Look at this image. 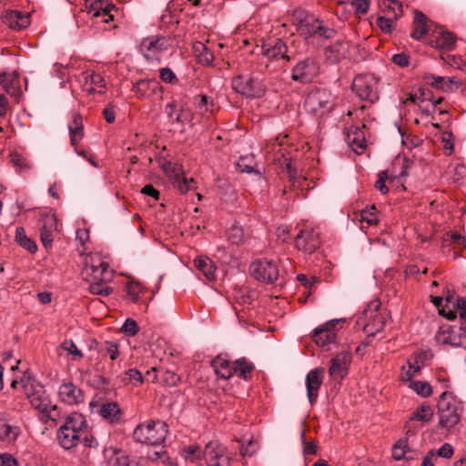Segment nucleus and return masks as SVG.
<instances>
[{"label": "nucleus", "instance_id": "nucleus-1", "mask_svg": "<svg viewBox=\"0 0 466 466\" xmlns=\"http://www.w3.org/2000/svg\"><path fill=\"white\" fill-rule=\"evenodd\" d=\"M86 429L87 423L83 414L73 412L67 415L56 432L58 444L64 450L76 447L81 441Z\"/></svg>", "mask_w": 466, "mask_h": 466}, {"label": "nucleus", "instance_id": "nucleus-2", "mask_svg": "<svg viewBox=\"0 0 466 466\" xmlns=\"http://www.w3.org/2000/svg\"><path fill=\"white\" fill-rule=\"evenodd\" d=\"M439 424L442 428H453L461 420L462 403L451 392L444 391L438 400Z\"/></svg>", "mask_w": 466, "mask_h": 466}, {"label": "nucleus", "instance_id": "nucleus-3", "mask_svg": "<svg viewBox=\"0 0 466 466\" xmlns=\"http://www.w3.org/2000/svg\"><path fill=\"white\" fill-rule=\"evenodd\" d=\"M20 384L32 407L51 417V412L56 409V406L51 403L43 388L38 384L35 385V380L28 373L23 375Z\"/></svg>", "mask_w": 466, "mask_h": 466}, {"label": "nucleus", "instance_id": "nucleus-4", "mask_svg": "<svg viewBox=\"0 0 466 466\" xmlns=\"http://www.w3.org/2000/svg\"><path fill=\"white\" fill-rule=\"evenodd\" d=\"M167 433V426L161 420H147L137 426L133 437L140 443L158 445L162 443Z\"/></svg>", "mask_w": 466, "mask_h": 466}, {"label": "nucleus", "instance_id": "nucleus-5", "mask_svg": "<svg viewBox=\"0 0 466 466\" xmlns=\"http://www.w3.org/2000/svg\"><path fill=\"white\" fill-rule=\"evenodd\" d=\"M380 302L371 300L367 308L356 319V325L362 328L368 336H374L381 331L385 325L384 317L380 313Z\"/></svg>", "mask_w": 466, "mask_h": 466}, {"label": "nucleus", "instance_id": "nucleus-6", "mask_svg": "<svg viewBox=\"0 0 466 466\" xmlns=\"http://www.w3.org/2000/svg\"><path fill=\"white\" fill-rule=\"evenodd\" d=\"M380 77L373 74H361L354 77L352 91L361 100L374 103L379 99Z\"/></svg>", "mask_w": 466, "mask_h": 466}, {"label": "nucleus", "instance_id": "nucleus-7", "mask_svg": "<svg viewBox=\"0 0 466 466\" xmlns=\"http://www.w3.org/2000/svg\"><path fill=\"white\" fill-rule=\"evenodd\" d=\"M81 274L87 282L110 281L113 276L108 264L103 261L98 255H89L86 258Z\"/></svg>", "mask_w": 466, "mask_h": 466}, {"label": "nucleus", "instance_id": "nucleus-8", "mask_svg": "<svg viewBox=\"0 0 466 466\" xmlns=\"http://www.w3.org/2000/svg\"><path fill=\"white\" fill-rule=\"evenodd\" d=\"M320 243L319 232L308 224H303L294 237L296 248L304 255L315 253L320 248Z\"/></svg>", "mask_w": 466, "mask_h": 466}, {"label": "nucleus", "instance_id": "nucleus-9", "mask_svg": "<svg viewBox=\"0 0 466 466\" xmlns=\"http://www.w3.org/2000/svg\"><path fill=\"white\" fill-rule=\"evenodd\" d=\"M304 106L308 112L322 116L332 110L334 98L329 90L316 89L307 96Z\"/></svg>", "mask_w": 466, "mask_h": 466}, {"label": "nucleus", "instance_id": "nucleus-10", "mask_svg": "<svg viewBox=\"0 0 466 466\" xmlns=\"http://www.w3.org/2000/svg\"><path fill=\"white\" fill-rule=\"evenodd\" d=\"M172 46V40L164 35H150L140 44V51L148 61H159L162 55Z\"/></svg>", "mask_w": 466, "mask_h": 466}, {"label": "nucleus", "instance_id": "nucleus-11", "mask_svg": "<svg viewBox=\"0 0 466 466\" xmlns=\"http://www.w3.org/2000/svg\"><path fill=\"white\" fill-rule=\"evenodd\" d=\"M320 66L317 57L307 56L299 60L291 70V79L301 84H308L319 76Z\"/></svg>", "mask_w": 466, "mask_h": 466}, {"label": "nucleus", "instance_id": "nucleus-12", "mask_svg": "<svg viewBox=\"0 0 466 466\" xmlns=\"http://www.w3.org/2000/svg\"><path fill=\"white\" fill-rule=\"evenodd\" d=\"M232 86L247 97H260L266 91L262 79L254 76H238L233 78Z\"/></svg>", "mask_w": 466, "mask_h": 466}, {"label": "nucleus", "instance_id": "nucleus-13", "mask_svg": "<svg viewBox=\"0 0 466 466\" xmlns=\"http://www.w3.org/2000/svg\"><path fill=\"white\" fill-rule=\"evenodd\" d=\"M207 466H231L233 459L228 453V449L218 441H210L205 447Z\"/></svg>", "mask_w": 466, "mask_h": 466}, {"label": "nucleus", "instance_id": "nucleus-14", "mask_svg": "<svg viewBox=\"0 0 466 466\" xmlns=\"http://www.w3.org/2000/svg\"><path fill=\"white\" fill-rule=\"evenodd\" d=\"M299 34L305 38L308 44H314L315 39L332 37L334 31L325 26L319 19L311 16L301 25Z\"/></svg>", "mask_w": 466, "mask_h": 466}, {"label": "nucleus", "instance_id": "nucleus-15", "mask_svg": "<svg viewBox=\"0 0 466 466\" xmlns=\"http://www.w3.org/2000/svg\"><path fill=\"white\" fill-rule=\"evenodd\" d=\"M158 162L161 169L169 177L174 186L177 187L181 193H186L189 190V183H192L193 179L190 178L187 180L184 177V172L180 165L165 158L159 159Z\"/></svg>", "mask_w": 466, "mask_h": 466}, {"label": "nucleus", "instance_id": "nucleus-16", "mask_svg": "<svg viewBox=\"0 0 466 466\" xmlns=\"http://www.w3.org/2000/svg\"><path fill=\"white\" fill-rule=\"evenodd\" d=\"M87 14L94 19L95 23L101 22L108 24L114 20L112 11H116L115 5L109 0H86Z\"/></svg>", "mask_w": 466, "mask_h": 466}, {"label": "nucleus", "instance_id": "nucleus-17", "mask_svg": "<svg viewBox=\"0 0 466 466\" xmlns=\"http://www.w3.org/2000/svg\"><path fill=\"white\" fill-rule=\"evenodd\" d=\"M250 274L256 279L271 284L275 282L279 276V269L273 261L258 260L249 267Z\"/></svg>", "mask_w": 466, "mask_h": 466}, {"label": "nucleus", "instance_id": "nucleus-18", "mask_svg": "<svg viewBox=\"0 0 466 466\" xmlns=\"http://www.w3.org/2000/svg\"><path fill=\"white\" fill-rule=\"evenodd\" d=\"M351 362V356L347 351L337 354L330 360L329 375L336 383H339L348 374L349 367Z\"/></svg>", "mask_w": 466, "mask_h": 466}, {"label": "nucleus", "instance_id": "nucleus-19", "mask_svg": "<svg viewBox=\"0 0 466 466\" xmlns=\"http://www.w3.org/2000/svg\"><path fill=\"white\" fill-rule=\"evenodd\" d=\"M344 321V319H335L317 327L313 331V339L316 344L324 347L333 343L336 339V327Z\"/></svg>", "mask_w": 466, "mask_h": 466}, {"label": "nucleus", "instance_id": "nucleus-20", "mask_svg": "<svg viewBox=\"0 0 466 466\" xmlns=\"http://www.w3.org/2000/svg\"><path fill=\"white\" fill-rule=\"evenodd\" d=\"M344 321V319H335L317 327L313 331V339L316 344L324 347L333 343L336 339V327Z\"/></svg>", "mask_w": 466, "mask_h": 466}, {"label": "nucleus", "instance_id": "nucleus-21", "mask_svg": "<svg viewBox=\"0 0 466 466\" xmlns=\"http://www.w3.org/2000/svg\"><path fill=\"white\" fill-rule=\"evenodd\" d=\"M324 369L316 368L311 370L306 376L307 397L311 405L315 404L319 396V390L322 384Z\"/></svg>", "mask_w": 466, "mask_h": 466}, {"label": "nucleus", "instance_id": "nucleus-22", "mask_svg": "<svg viewBox=\"0 0 466 466\" xmlns=\"http://www.w3.org/2000/svg\"><path fill=\"white\" fill-rule=\"evenodd\" d=\"M60 400L68 405H76L84 401V393L71 381H64L58 390Z\"/></svg>", "mask_w": 466, "mask_h": 466}, {"label": "nucleus", "instance_id": "nucleus-23", "mask_svg": "<svg viewBox=\"0 0 466 466\" xmlns=\"http://www.w3.org/2000/svg\"><path fill=\"white\" fill-rule=\"evenodd\" d=\"M456 39L451 32L442 27H436L432 30L430 44L435 48L451 50L455 47Z\"/></svg>", "mask_w": 466, "mask_h": 466}, {"label": "nucleus", "instance_id": "nucleus-24", "mask_svg": "<svg viewBox=\"0 0 466 466\" xmlns=\"http://www.w3.org/2000/svg\"><path fill=\"white\" fill-rule=\"evenodd\" d=\"M83 88L88 94H104L106 82L100 74L88 70L82 74Z\"/></svg>", "mask_w": 466, "mask_h": 466}, {"label": "nucleus", "instance_id": "nucleus-25", "mask_svg": "<svg viewBox=\"0 0 466 466\" xmlns=\"http://www.w3.org/2000/svg\"><path fill=\"white\" fill-rule=\"evenodd\" d=\"M350 51V44L344 39H337L333 44L325 48V58L330 64H337L347 57Z\"/></svg>", "mask_w": 466, "mask_h": 466}, {"label": "nucleus", "instance_id": "nucleus-26", "mask_svg": "<svg viewBox=\"0 0 466 466\" xmlns=\"http://www.w3.org/2000/svg\"><path fill=\"white\" fill-rule=\"evenodd\" d=\"M444 344L452 347H462L466 344V323L451 326L442 334L441 339Z\"/></svg>", "mask_w": 466, "mask_h": 466}, {"label": "nucleus", "instance_id": "nucleus-27", "mask_svg": "<svg viewBox=\"0 0 466 466\" xmlns=\"http://www.w3.org/2000/svg\"><path fill=\"white\" fill-rule=\"evenodd\" d=\"M432 417V408L429 404L423 403L410 414V417L405 425L407 431L410 432L417 430L418 427L415 425V422L419 421L421 422V424H424L431 420Z\"/></svg>", "mask_w": 466, "mask_h": 466}, {"label": "nucleus", "instance_id": "nucleus-28", "mask_svg": "<svg viewBox=\"0 0 466 466\" xmlns=\"http://www.w3.org/2000/svg\"><path fill=\"white\" fill-rule=\"evenodd\" d=\"M431 24L421 11L414 10L413 30L410 36L415 40H420L431 31Z\"/></svg>", "mask_w": 466, "mask_h": 466}, {"label": "nucleus", "instance_id": "nucleus-29", "mask_svg": "<svg viewBox=\"0 0 466 466\" xmlns=\"http://www.w3.org/2000/svg\"><path fill=\"white\" fill-rule=\"evenodd\" d=\"M263 54L268 58H284L289 60L287 56L288 47L279 38L268 40L262 45Z\"/></svg>", "mask_w": 466, "mask_h": 466}, {"label": "nucleus", "instance_id": "nucleus-30", "mask_svg": "<svg viewBox=\"0 0 466 466\" xmlns=\"http://www.w3.org/2000/svg\"><path fill=\"white\" fill-rule=\"evenodd\" d=\"M3 21L10 28L21 30L27 27L30 24L29 15L24 14L18 10H11L3 15Z\"/></svg>", "mask_w": 466, "mask_h": 466}, {"label": "nucleus", "instance_id": "nucleus-31", "mask_svg": "<svg viewBox=\"0 0 466 466\" xmlns=\"http://www.w3.org/2000/svg\"><path fill=\"white\" fill-rule=\"evenodd\" d=\"M21 431L16 425L7 421L5 413H0V441L13 443L16 441Z\"/></svg>", "mask_w": 466, "mask_h": 466}, {"label": "nucleus", "instance_id": "nucleus-32", "mask_svg": "<svg viewBox=\"0 0 466 466\" xmlns=\"http://www.w3.org/2000/svg\"><path fill=\"white\" fill-rule=\"evenodd\" d=\"M157 89H161L159 83L155 79H142L136 82L132 87L137 97H150Z\"/></svg>", "mask_w": 466, "mask_h": 466}, {"label": "nucleus", "instance_id": "nucleus-33", "mask_svg": "<svg viewBox=\"0 0 466 466\" xmlns=\"http://www.w3.org/2000/svg\"><path fill=\"white\" fill-rule=\"evenodd\" d=\"M211 366L215 373L221 379H229L235 374L234 362H230L221 356L214 358Z\"/></svg>", "mask_w": 466, "mask_h": 466}, {"label": "nucleus", "instance_id": "nucleus-34", "mask_svg": "<svg viewBox=\"0 0 466 466\" xmlns=\"http://www.w3.org/2000/svg\"><path fill=\"white\" fill-rule=\"evenodd\" d=\"M70 143L76 146L84 137L83 118L79 114H75L72 121L68 124Z\"/></svg>", "mask_w": 466, "mask_h": 466}, {"label": "nucleus", "instance_id": "nucleus-35", "mask_svg": "<svg viewBox=\"0 0 466 466\" xmlns=\"http://www.w3.org/2000/svg\"><path fill=\"white\" fill-rule=\"evenodd\" d=\"M98 414L111 423H116L120 420L121 410L116 402H105L98 407Z\"/></svg>", "mask_w": 466, "mask_h": 466}, {"label": "nucleus", "instance_id": "nucleus-36", "mask_svg": "<svg viewBox=\"0 0 466 466\" xmlns=\"http://www.w3.org/2000/svg\"><path fill=\"white\" fill-rule=\"evenodd\" d=\"M196 268L203 273L208 280L215 279L216 267L213 261L206 256H198L194 260Z\"/></svg>", "mask_w": 466, "mask_h": 466}, {"label": "nucleus", "instance_id": "nucleus-37", "mask_svg": "<svg viewBox=\"0 0 466 466\" xmlns=\"http://www.w3.org/2000/svg\"><path fill=\"white\" fill-rule=\"evenodd\" d=\"M193 51L200 64L204 66H209L212 64L214 59L213 53L203 43H194Z\"/></svg>", "mask_w": 466, "mask_h": 466}, {"label": "nucleus", "instance_id": "nucleus-38", "mask_svg": "<svg viewBox=\"0 0 466 466\" xmlns=\"http://www.w3.org/2000/svg\"><path fill=\"white\" fill-rule=\"evenodd\" d=\"M180 454L187 461L197 463L205 457V451H203L199 445L194 444L184 447Z\"/></svg>", "mask_w": 466, "mask_h": 466}, {"label": "nucleus", "instance_id": "nucleus-39", "mask_svg": "<svg viewBox=\"0 0 466 466\" xmlns=\"http://www.w3.org/2000/svg\"><path fill=\"white\" fill-rule=\"evenodd\" d=\"M165 113L170 123L183 124L185 119L183 116V108L178 107L176 101L167 103L165 106Z\"/></svg>", "mask_w": 466, "mask_h": 466}, {"label": "nucleus", "instance_id": "nucleus-40", "mask_svg": "<svg viewBox=\"0 0 466 466\" xmlns=\"http://www.w3.org/2000/svg\"><path fill=\"white\" fill-rule=\"evenodd\" d=\"M379 5L386 15L392 14L393 19H398L402 14V5L397 0H379Z\"/></svg>", "mask_w": 466, "mask_h": 466}, {"label": "nucleus", "instance_id": "nucleus-41", "mask_svg": "<svg viewBox=\"0 0 466 466\" xmlns=\"http://www.w3.org/2000/svg\"><path fill=\"white\" fill-rule=\"evenodd\" d=\"M116 380H119L124 385L132 384L137 386L143 382L142 374L137 369H129L124 371L119 376H116Z\"/></svg>", "mask_w": 466, "mask_h": 466}, {"label": "nucleus", "instance_id": "nucleus-42", "mask_svg": "<svg viewBox=\"0 0 466 466\" xmlns=\"http://www.w3.org/2000/svg\"><path fill=\"white\" fill-rule=\"evenodd\" d=\"M234 370L235 374L247 380L251 376L254 365L246 358H239L234 361Z\"/></svg>", "mask_w": 466, "mask_h": 466}, {"label": "nucleus", "instance_id": "nucleus-43", "mask_svg": "<svg viewBox=\"0 0 466 466\" xmlns=\"http://www.w3.org/2000/svg\"><path fill=\"white\" fill-rule=\"evenodd\" d=\"M15 241L25 249L31 253H35L37 249L36 244L34 240L27 238L25 229L21 227L16 228Z\"/></svg>", "mask_w": 466, "mask_h": 466}, {"label": "nucleus", "instance_id": "nucleus-44", "mask_svg": "<svg viewBox=\"0 0 466 466\" xmlns=\"http://www.w3.org/2000/svg\"><path fill=\"white\" fill-rule=\"evenodd\" d=\"M99 352L102 355H107L112 361L116 360L120 355L117 344L108 340L101 344Z\"/></svg>", "mask_w": 466, "mask_h": 466}, {"label": "nucleus", "instance_id": "nucleus-45", "mask_svg": "<svg viewBox=\"0 0 466 466\" xmlns=\"http://www.w3.org/2000/svg\"><path fill=\"white\" fill-rule=\"evenodd\" d=\"M423 80L427 85H430L432 87L442 90L444 92H449V87L445 86L446 77L444 76H436L431 73H426L423 76Z\"/></svg>", "mask_w": 466, "mask_h": 466}, {"label": "nucleus", "instance_id": "nucleus-46", "mask_svg": "<svg viewBox=\"0 0 466 466\" xmlns=\"http://www.w3.org/2000/svg\"><path fill=\"white\" fill-rule=\"evenodd\" d=\"M410 388L412 389L418 395L421 397H429L432 393V388L427 381H412L410 384Z\"/></svg>", "mask_w": 466, "mask_h": 466}, {"label": "nucleus", "instance_id": "nucleus-47", "mask_svg": "<svg viewBox=\"0 0 466 466\" xmlns=\"http://www.w3.org/2000/svg\"><path fill=\"white\" fill-rule=\"evenodd\" d=\"M255 159L253 156H245L239 157L237 162V169L239 172L252 173L254 169Z\"/></svg>", "mask_w": 466, "mask_h": 466}, {"label": "nucleus", "instance_id": "nucleus-48", "mask_svg": "<svg viewBox=\"0 0 466 466\" xmlns=\"http://www.w3.org/2000/svg\"><path fill=\"white\" fill-rule=\"evenodd\" d=\"M108 281H90L89 290L91 293L101 296H108L112 289L106 285Z\"/></svg>", "mask_w": 466, "mask_h": 466}, {"label": "nucleus", "instance_id": "nucleus-49", "mask_svg": "<svg viewBox=\"0 0 466 466\" xmlns=\"http://www.w3.org/2000/svg\"><path fill=\"white\" fill-rule=\"evenodd\" d=\"M420 368L416 363H412L411 361H408V367L403 366L400 372V380L402 381L408 382L410 381L411 379L420 371Z\"/></svg>", "mask_w": 466, "mask_h": 466}, {"label": "nucleus", "instance_id": "nucleus-50", "mask_svg": "<svg viewBox=\"0 0 466 466\" xmlns=\"http://www.w3.org/2000/svg\"><path fill=\"white\" fill-rule=\"evenodd\" d=\"M127 298L132 302H138L139 296L143 292V287L139 283L131 282L127 285Z\"/></svg>", "mask_w": 466, "mask_h": 466}, {"label": "nucleus", "instance_id": "nucleus-51", "mask_svg": "<svg viewBox=\"0 0 466 466\" xmlns=\"http://www.w3.org/2000/svg\"><path fill=\"white\" fill-rule=\"evenodd\" d=\"M0 83L8 94L15 96L18 93V90L14 84L13 76L5 73L0 74Z\"/></svg>", "mask_w": 466, "mask_h": 466}, {"label": "nucleus", "instance_id": "nucleus-52", "mask_svg": "<svg viewBox=\"0 0 466 466\" xmlns=\"http://www.w3.org/2000/svg\"><path fill=\"white\" fill-rule=\"evenodd\" d=\"M227 235L228 239L234 245L241 244L244 238L243 229L238 226H232L228 228Z\"/></svg>", "mask_w": 466, "mask_h": 466}, {"label": "nucleus", "instance_id": "nucleus-53", "mask_svg": "<svg viewBox=\"0 0 466 466\" xmlns=\"http://www.w3.org/2000/svg\"><path fill=\"white\" fill-rule=\"evenodd\" d=\"M42 227L41 228H46L49 230L57 231V218L55 214L46 213L41 219Z\"/></svg>", "mask_w": 466, "mask_h": 466}, {"label": "nucleus", "instance_id": "nucleus-54", "mask_svg": "<svg viewBox=\"0 0 466 466\" xmlns=\"http://www.w3.org/2000/svg\"><path fill=\"white\" fill-rule=\"evenodd\" d=\"M408 443L406 441L400 440L392 447V457L396 461H400L404 458L408 451Z\"/></svg>", "mask_w": 466, "mask_h": 466}, {"label": "nucleus", "instance_id": "nucleus-55", "mask_svg": "<svg viewBox=\"0 0 466 466\" xmlns=\"http://www.w3.org/2000/svg\"><path fill=\"white\" fill-rule=\"evenodd\" d=\"M452 181L459 186L466 184V167L464 165H457L455 167Z\"/></svg>", "mask_w": 466, "mask_h": 466}, {"label": "nucleus", "instance_id": "nucleus-56", "mask_svg": "<svg viewBox=\"0 0 466 466\" xmlns=\"http://www.w3.org/2000/svg\"><path fill=\"white\" fill-rule=\"evenodd\" d=\"M160 79L167 84L175 85L178 82L176 74L169 67H163L159 69Z\"/></svg>", "mask_w": 466, "mask_h": 466}, {"label": "nucleus", "instance_id": "nucleus-57", "mask_svg": "<svg viewBox=\"0 0 466 466\" xmlns=\"http://www.w3.org/2000/svg\"><path fill=\"white\" fill-rule=\"evenodd\" d=\"M139 330L138 325L133 319H127L121 328V331L127 336H135Z\"/></svg>", "mask_w": 466, "mask_h": 466}, {"label": "nucleus", "instance_id": "nucleus-58", "mask_svg": "<svg viewBox=\"0 0 466 466\" xmlns=\"http://www.w3.org/2000/svg\"><path fill=\"white\" fill-rule=\"evenodd\" d=\"M349 143L352 148V150L357 154H361L362 151L366 147V140L364 137H360V136L350 137L349 136Z\"/></svg>", "mask_w": 466, "mask_h": 466}, {"label": "nucleus", "instance_id": "nucleus-59", "mask_svg": "<svg viewBox=\"0 0 466 466\" xmlns=\"http://www.w3.org/2000/svg\"><path fill=\"white\" fill-rule=\"evenodd\" d=\"M56 231L55 230H49L46 228H40V239L43 244V246L48 249L52 248L53 241H54V234Z\"/></svg>", "mask_w": 466, "mask_h": 466}, {"label": "nucleus", "instance_id": "nucleus-60", "mask_svg": "<svg viewBox=\"0 0 466 466\" xmlns=\"http://www.w3.org/2000/svg\"><path fill=\"white\" fill-rule=\"evenodd\" d=\"M360 217L363 221H366L370 225L376 224L378 222V217L375 206H371L370 208L362 210Z\"/></svg>", "mask_w": 466, "mask_h": 466}, {"label": "nucleus", "instance_id": "nucleus-61", "mask_svg": "<svg viewBox=\"0 0 466 466\" xmlns=\"http://www.w3.org/2000/svg\"><path fill=\"white\" fill-rule=\"evenodd\" d=\"M160 380L164 384L171 387V386H176L179 382L180 378L177 374H176L173 371L165 370L162 373Z\"/></svg>", "mask_w": 466, "mask_h": 466}, {"label": "nucleus", "instance_id": "nucleus-62", "mask_svg": "<svg viewBox=\"0 0 466 466\" xmlns=\"http://www.w3.org/2000/svg\"><path fill=\"white\" fill-rule=\"evenodd\" d=\"M376 24L386 34H390L393 29V22L390 17L379 16L376 19Z\"/></svg>", "mask_w": 466, "mask_h": 466}, {"label": "nucleus", "instance_id": "nucleus-63", "mask_svg": "<svg viewBox=\"0 0 466 466\" xmlns=\"http://www.w3.org/2000/svg\"><path fill=\"white\" fill-rule=\"evenodd\" d=\"M276 236L282 243H288L291 240L289 228L287 225H280L276 229Z\"/></svg>", "mask_w": 466, "mask_h": 466}, {"label": "nucleus", "instance_id": "nucleus-64", "mask_svg": "<svg viewBox=\"0 0 466 466\" xmlns=\"http://www.w3.org/2000/svg\"><path fill=\"white\" fill-rule=\"evenodd\" d=\"M312 15H309L306 14L303 10H295L292 15V21L295 25L298 26V31L301 29V25L306 23V20H308L309 17H311Z\"/></svg>", "mask_w": 466, "mask_h": 466}]
</instances>
